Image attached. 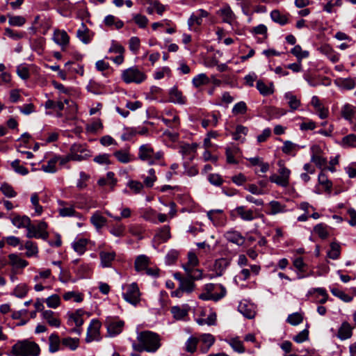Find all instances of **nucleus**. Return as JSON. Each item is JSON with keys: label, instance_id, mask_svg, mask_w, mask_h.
Masks as SVG:
<instances>
[{"label": "nucleus", "instance_id": "obj_30", "mask_svg": "<svg viewBox=\"0 0 356 356\" xmlns=\"http://www.w3.org/2000/svg\"><path fill=\"white\" fill-rule=\"evenodd\" d=\"M53 40L56 44L63 47L69 43L70 38L65 31L56 30Z\"/></svg>", "mask_w": 356, "mask_h": 356}, {"label": "nucleus", "instance_id": "obj_45", "mask_svg": "<svg viewBox=\"0 0 356 356\" xmlns=\"http://www.w3.org/2000/svg\"><path fill=\"white\" fill-rule=\"evenodd\" d=\"M291 53L296 57L298 62L301 63L303 58H307L309 56V52L306 50H302V47L297 44L291 50Z\"/></svg>", "mask_w": 356, "mask_h": 356}, {"label": "nucleus", "instance_id": "obj_19", "mask_svg": "<svg viewBox=\"0 0 356 356\" xmlns=\"http://www.w3.org/2000/svg\"><path fill=\"white\" fill-rule=\"evenodd\" d=\"M220 290L219 293H202L199 295V298L203 300H213L218 301L219 300L224 298L227 293V290L225 286L221 284L218 286Z\"/></svg>", "mask_w": 356, "mask_h": 356}, {"label": "nucleus", "instance_id": "obj_8", "mask_svg": "<svg viewBox=\"0 0 356 356\" xmlns=\"http://www.w3.org/2000/svg\"><path fill=\"white\" fill-rule=\"evenodd\" d=\"M70 155L73 161H81L91 156V152L85 145L74 143L70 148Z\"/></svg>", "mask_w": 356, "mask_h": 356}, {"label": "nucleus", "instance_id": "obj_54", "mask_svg": "<svg viewBox=\"0 0 356 356\" xmlns=\"http://www.w3.org/2000/svg\"><path fill=\"white\" fill-rule=\"evenodd\" d=\"M198 341L199 339L196 337H189L185 343L186 351L190 353H195L197 350Z\"/></svg>", "mask_w": 356, "mask_h": 356}, {"label": "nucleus", "instance_id": "obj_60", "mask_svg": "<svg viewBox=\"0 0 356 356\" xmlns=\"http://www.w3.org/2000/svg\"><path fill=\"white\" fill-rule=\"evenodd\" d=\"M314 231L322 239L327 238L329 235L327 229V225L323 223L316 225L314 227Z\"/></svg>", "mask_w": 356, "mask_h": 356}, {"label": "nucleus", "instance_id": "obj_29", "mask_svg": "<svg viewBox=\"0 0 356 356\" xmlns=\"http://www.w3.org/2000/svg\"><path fill=\"white\" fill-rule=\"evenodd\" d=\"M76 36L84 44H88L92 40V34L89 29L83 23H81V27L78 29Z\"/></svg>", "mask_w": 356, "mask_h": 356}, {"label": "nucleus", "instance_id": "obj_55", "mask_svg": "<svg viewBox=\"0 0 356 356\" xmlns=\"http://www.w3.org/2000/svg\"><path fill=\"white\" fill-rule=\"evenodd\" d=\"M330 291L334 296L339 298L345 302H350L353 300L351 296L337 288H332Z\"/></svg>", "mask_w": 356, "mask_h": 356}, {"label": "nucleus", "instance_id": "obj_39", "mask_svg": "<svg viewBox=\"0 0 356 356\" xmlns=\"http://www.w3.org/2000/svg\"><path fill=\"white\" fill-rule=\"evenodd\" d=\"M173 317L176 320H183L188 316V309L186 307L173 306L170 309Z\"/></svg>", "mask_w": 356, "mask_h": 356}, {"label": "nucleus", "instance_id": "obj_21", "mask_svg": "<svg viewBox=\"0 0 356 356\" xmlns=\"http://www.w3.org/2000/svg\"><path fill=\"white\" fill-rule=\"evenodd\" d=\"M238 309L241 314L249 319L253 318L256 314L254 306L246 302H241Z\"/></svg>", "mask_w": 356, "mask_h": 356}, {"label": "nucleus", "instance_id": "obj_3", "mask_svg": "<svg viewBox=\"0 0 356 356\" xmlns=\"http://www.w3.org/2000/svg\"><path fill=\"white\" fill-rule=\"evenodd\" d=\"M40 353L39 346L28 340L18 341L12 347V356H38Z\"/></svg>", "mask_w": 356, "mask_h": 356}, {"label": "nucleus", "instance_id": "obj_18", "mask_svg": "<svg viewBox=\"0 0 356 356\" xmlns=\"http://www.w3.org/2000/svg\"><path fill=\"white\" fill-rule=\"evenodd\" d=\"M207 216L216 226L222 225L225 220V214L221 209L209 211Z\"/></svg>", "mask_w": 356, "mask_h": 356}, {"label": "nucleus", "instance_id": "obj_38", "mask_svg": "<svg viewBox=\"0 0 356 356\" xmlns=\"http://www.w3.org/2000/svg\"><path fill=\"white\" fill-rule=\"evenodd\" d=\"M10 264L17 268H23L28 266L27 261L22 259L17 254H10L8 255Z\"/></svg>", "mask_w": 356, "mask_h": 356}, {"label": "nucleus", "instance_id": "obj_56", "mask_svg": "<svg viewBox=\"0 0 356 356\" xmlns=\"http://www.w3.org/2000/svg\"><path fill=\"white\" fill-rule=\"evenodd\" d=\"M56 163V158L54 156L47 161L46 165H42V170L45 172L54 173L57 171Z\"/></svg>", "mask_w": 356, "mask_h": 356}, {"label": "nucleus", "instance_id": "obj_25", "mask_svg": "<svg viewBox=\"0 0 356 356\" xmlns=\"http://www.w3.org/2000/svg\"><path fill=\"white\" fill-rule=\"evenodd\" d=\"M113 155L122 163H128L134 160V157L129 153V148L117 150Z\"/></svg>", "mask_w": 356, "mask_h": 356}, {"label": "nucleus", "instance_id": "obj_53", "mask_svg": "<svg viewBox=\"0 0 356 356\" xmlns=\"http://www.w3.org/2000/svg\"><path fill=\"white\" fill-rule=\"evenodd\" d=\"M341 247L338 243L332 242L330 244V250L327 252V256L332 259H337L339 257Z\"/></svg>", "mask_w": 356, "mask_h": 356}, {"label": "nucleus", "instance_id": "obj_31", "mask_svg": "<svg viewBox=\"0 0 356 356\" xmlns=\"http://www.w3.org/2000/svg\"><path fill=\"white\" fill-rule=\"evenodd\" d=\"M170 231L169 226H163L159 229L154 237V240L159 243H165L170 238Z\"/></svg>", "mask_w": 356, "mask_h": 356}, {"label": "nucleus", "instance_id": "obj_7", "mask_svg": "<svg viewBox=\"0 0 356 356\" xmlns=\"http://www.w3.org/2000/svg\"><path fill=\"white\" fill-rule=\"evenodd\" d=\"M196 285L190 278L182 280L181 283H179L177 289L171 292L172 297L182 298L185 294L189 295L193 293L195 289Z\"/></svg>", "mask_w": 356, "mask_h": 356}, {"label": "nucleus", "instance_id": "obj_6", "mask_svg": "<svg viewBox=\"0 0 356 356\" xmlns=\"http://www.w3.org/2000/svg\"><path fill=\"white\" fill-rule=\"evenodd\" d=\"M125 291L122 293L123 298L134 306H136L140 301V292L136 283L128 284L123 287Z\"/></svg>", "mask_w": 356, "mask_h": 356}, {"label": "nucleus", "instance_id": "obj_17", "mask_svg": "<svg viewBox=\"0 0 356 356\" xmlns=\"http://www.w3.org/2000/svg\"><path fill=\"white\" fill-rule=\"evenodd\" d=\"M218 14L222 17V21L232 24L235 20V15L229 5H224L218 11Z\"/></svg>", "mask_w": 356, "mask_h": 356}, {"label": "nucleus", "instance_id": "obj_15", "mask_svg": "<svg viewBox=\"0 0 356 356\" xmlns=\"http://www.w3.org/2000/svg\"><path fill=\"white\" fill-rule=\"evenodd\" d=\"M353 327L347 321H343L340 325L337 337L341 341L350 339L353 335Z\"/></svg>", "mask_w": 356, "mask_h": 356}, {"label": "nucleus", "instance_id": "obj_5", "mask_svg": "<svg viewBox=\"0 0 356 356\" xmlns=\"http://www.w3.org/2000/svg\"><path fill=\"white\" fill-rule=\"evenodd\" d=\"M146 79V75L137 67H131L122 71V79L126 83H140Z\"/></svg>", "mask_w": 356, "mask_h": 356}, {"label": "nucleus", "instance_id": "obj_47", "mask_svg": "<svg viewBox=\"0 0 356 356\" xmlns=\"http://www.w3.org/2000/svg\"><path fill=\"white\" fill-rule=\"evenodd\" d=\"M284 98L288 100V104L293 111L298 109L300 106V99L291 92L285 93Z\"/></svg>", "mask_w": 356, "mask_h": 356}, {"label": "nucleus", "instance_id": "obj_64", "mask_svg": "<svg viewBox=\"0 0 356 356\" xmlns=\"http://www.w3.org/2000/svg\"><path fill=\"white\" fill-rule=\"evenodd\" d=\"M303 321V316L300 313L295 312L288 316L286 321L292 325H298Z\"/></svg>", "mask_w": 356, "mask_h": 356}, {"label": "nucleus", "instance_id": "obj_13", "mask_svg": "<svg viewBox=\"0 0 356 356\" xmlns=\"http://www.w3.org/2000/svg\"><path fill=\"white\" fill-rule=\"evenodd\" d=\"M224 237L227 241L238 246L243 245L245 241V237L239 232L233 229L226 232Z\"/></svg>", "mask_w": 356, "mask_h": 356}, {"label": "nucleus", "instance_id": "obj_41", "mask_svg": "<svg viewBox=\"0 0 356 356\" xmlns=\"http://www.w3.org/2000/svg\"><path fill=\"white\" fill-rule=\"evenodd\" d=\"M268 207L270 211L268 212L270 215H276L280 213H284L286 211V206L278 201L273 200L269 202Z\"/></svg>", "mask_w": 356, "mask_h": 356}, {"label": "nucleus", "instance_id": "obj_9", "mask_svg": "<svg viewBox=\"0 0 356 356\" xmlns=\"http://www.w3.org/2000/svg\"><path fill=\"white\" fill-rule=\"evenodd\" d=\"M47 225L44 222H40L37 226L31 225L30 222L29 226L27 229L26 236L29 238H36L47 239L49 234L46 231Z\"/></svg>", "mask_w": 356, "mask_h": 356}, {"label": "nucleus", "instance_id": "obj_50", "mask_svg": "<svg viewBox=\"0 0 356 356\" xmlns=\"http://www.w3.org/2000/svg\"><path fill=\"white\" fill-rule=\"evenodd\" d=\"M90 221L97 228H102L106 225L107 220L106 218L96 212L91 216Z\"/></svg>", "mask_w": 356, "mask_h": 356}, {"label": "nucleus", "instance_id": "obj_34", "mask_svg": "<svg viewBox=\"0 0 356 356\" xmlns=\"http://www.w3.org/2000/svg\"><path fill=\"white\" fill-rule=\"evenodd\" d=\"M356 113V107L349 104H344L341 110V116L346 120L351 122Z\"/></svg>", "mask_w": 356, "mask_h": 356}, {"label": "nucleus", "instance_id": "obj_33", "mask_svg": "<svg viewBox=\"0 0 356 356\" xmlns=\"http://www.w3.org/2000/svg\"><path fill=\"white\" fill-rule=\"evenodd\" d=\"M207 118L201 121L202 127L207 129L209 127H216L218 123V119L220 117L219 113H212L207 115Z\"/></svg>", "mask_w": 356, "mask_h": 356}, {"label": "nucleus", "instance_id": "obj_11", "mask_svg": "<svg viewBox=\"0 0 356 356\" xmlns=\"http://www.w3.org/2000/svg\"><path fill=\"white\" fill-rule=\"evenodd\" d=\"M100 322L97 319H92L88 327L86 342L89 343L93 340H98L99 335Z\"/></svg>", "mask_w": 356, "mask_h": 356}, {"label": "nucleus", "instance_id": "obj_44", "mask_svg": "<svg viewBox=\"0 0 356 356\" xmlns=\"http://www.w3.org/2000/svg\"><path fill=\"white\" fill-rule=\"evenodd\" d=\"M135 268L137 271H143L147 268L149 265V258L144 255H139L135 260Z\"/></svg>", "mask_w": 356, "mask_h": 356}, {"label": "nucleus", "instance_id": "obj_57", "mask_svg": "<svg viewBox=\"0 0 356 356\" xmlns=\"http://www.w3.org/2000/svg\"><path fill=\"white\" fill-rule=\"evenodd\" d=\"M248 111V106L245 102L241 101L236 103L234 107L232 108V113L234 115H244Z\"/></svg>", "mask_w": 356, "mask_h": 356}, {"label": "nucleus", "instance_id": "obj_37", "mask_svg": "<svg viewBox=\"0 0 356 356\" xmlns=\"http://www.w3.org/2000/svg\"><path fill=\"white\" fill-rule=\"evenodd\" d=\"M88 243V240L84 238L76 239L72 244V246L75 252L79 254H83L86 251V246Z\"/></svg>", "mask_w": 356, "mask_h": 356}, {"label": "nucleus", "instance_id": "obj_27", "mask_svg": "<svg viewBox=\"0 0 356 356\" xmlns=\"http://www.w3.org/2000/svg\"><path fill=\"white\" fill-rule=\"evenodd\" d=\"M42 315V318L48 323L50 326L56 327H60V321L53 311H43Z\"/></svg>", "mask_w": 356, "mask_h": 356}, {"label": "nucleus", "instance_id": "obj_24", "mask_svg": "<svg viewBox=\"0 0 356 356\" xmlns=\"http://www.w3.org/2000/svg\"><path fill=\"white\" fill-rule=\"evenodd\" d=\"M236 213L243 220L252 221L256 216L252 209H247L244 206L237 207L235 209Z\"/></svg>", "mask_w": 356, "mask_h": 356}, {"label": "nucleus", "instance_id": "obj_43", "mask_svg": "<svg viewBox=\"0 0 356 356\" xmlns=\"http://www.w3.org/2000/svg\"><path fill=\"white\" fill-rule=\"evenodd\" d=\"M148 175L143 177L144 185L147 188H152L157 180L156 172L154 168H149L147 171Z\"/></svg>", "mask_w": 356, "mask_h": 356}, {"label": "nucleus", "instance_id": "obj_63", "mask_svg": "<svg viewBox=\"0 0 356 356\" xmlns=\"http://www.w3.org/2000/svg\"><path fill=\"white\" fill-rule=\"evenodd\" d=\"M11 167L14 171L21 175H26L29 173V170L20 164V161L16 159L11 163Z\"/></svg>", "mask_w": 356, "mask_h": 356}, {"label": "nucleus", "instance_id": "obj_2", "mask_svg": "<svg viewBox=\"0 0 356 356\" xmlns=\"http://www.w3.org/2000/svg\"><path fill=\"white\" fill-rule=\"evenodd\" d=\"M138 158L141 161L146 162L149 165H153L159 163L163 158V153L161 151L155 152L151 144L146 143L138 147Z\"/></svg>", "mask_w": 356, "mask_h": 356}, {"label": "nucleus", "instance_id": "obj_59", "mask_svg": "<svg viewBox=\"0 0 356 356\" xmlns=\"http://www.w3.org/2000/svg\"><path fill=\"white\" fill-rule=\"evenodd\" d=\"M193 84L195 88L206 85L209 82V79L205 74H200L193 79Z\"/></svg>", "mask_w": 356, "mask_h": 356}, {"label": "nucleus", "instance_id": "obj_1", "mask_svg": "<svg viewBox=\"0 0 356 356\" xmlns=\"http://www.w3.org/2000/svg\"><path fill=\"white\" fill-rule=\"evenodd\" d=\"M137 341L133 342L132 348L137 352L156 353L161 346L160 336L154 332L145 330L138 332Z\"/></svg>", "mask_w": 356, "mask_h": 356}, {"label": "nucleus", "instance_id": "obj_16", "mask_svg": "<svg viewBox=\"0 0 356 356\" xmlns=\"http://www.w3.org/2000/svg\"><path fill=\"white\" fill-rule=\"evenodd\" d=\"M169 102L177 104H185L186 97L183 95L181 90L174 86L169 90Z\"/></svg>", "mask_w": 356, "mask_h": 356}, {"label": "nucleus", "instance_id": "obj_49", "mask_svg": "<svg viewBox=\"0 0 356 356\" xmlns=\"http://www.w3.org/2000/svg\"><path fill=\"white\" fill-rule=\"evenodd\" d=\"M79 343L78 338L66 337L62 339V347L69 348L72 350L77 348Z\"/></svg>", "mask_w": 356, "mask_h": 356}, {"label": "nucleus", "instance_id": "obj_46", "mask_svg": "<svg viewBox=\"0 0 356 356\" xmlns=\"http://www.w3.org/2000/svg\"><path fill=\"white\" fill-rule=\"evenodd\" d=\"M270 17L273 22L282 26L288 23V18L286 15L281 14L278 10H273L271 11Z\"/></svg>", "mask_w": 356, "mask_h": 356}, {"label": "nucleus", "instance_id": "obj_51", "mask_svg": "<svg viewBox=\"0 0 356 356\" xmlns=\"http://www.w3.org/2000/svg\"><path fill=\"white\" fill-rule=\"evenodd\" d=\"M0 191L6 197L8 198L15 197L17 194V192L14 190L13 187L6 182H3L1 184Z\"/></svg>", "mask_w": 356, "mask_h": 356}, {"label": "nucleus", "instance_id": "obj_23", "mask_svg": "<svg viewBox=\"0 0 356 356\" xmlns=\"http://www.w3.org/2000/svg\"><path fill=\"white\" fill-rule=\"evenodd\" d=\"M319 51L326 56L332 63H337L339 60V54L337 53L330 45L324 44L319 47Z\"/></svg>", "mask_w": 356, "mask_h": 356}, {"label": "nucleus", "instance_id": "obj_40", "mask_svg": "<svg viewBox=\"0 0 356 356\" xmlns=\"http://www.w3.org/2000/svg\"><path fill=\"white\" fill-rule=\"evenodd\" d=\"M200 341L205 344V347L201 346L200 350L206 353L211 346L214 343L215 338L211 334H204L200 337Z\"/></svg>", "mask_w": 356, "mask_h": 356}, {"label": "nucleus", "instance_id": "obj_12", "mask_svg": "<svg viewBox=\"0 0 356 356\" xmlns=\"http://www.w3.org/2000/svg\"><path fill=\"white\" fill-rule=\"evenodd\" d=\"M58 204V213L62 217H72L77 216L78 213L76 211L74 207L70 202H67L63 200H59Z\"/></svg>", "mask_w": 356, "mask_h": 356}, {"label": "nucleus", "instance_id": "obj_26", "mask_svg": "<svg viewBox=\"0 0 356 356\" xmlns=\"http://www.w3.org/2000/svg\"><path fill=\"white\" fill-rule=\"evenodd\" d=\"M62 349V340L60 339L58 335L56 333L51 334L49 337V350L51 353H54Z\"/></svg>", "mask_w": 356, "mask_h": 356}, {"label": "nucleus", "instance_id": "obj_35", "mask_svg": "<svg viewBox=\"0 0 356 356\" xmlns=\"http://www.w3.org/2000/svg\"><path fill=\"white\" fill-rule=\"evenodd\" d=\"M240 151V148L236 146L227 147L225 149L227 162L229 164L238 163V161L234 158V156L239 154Z\"/></svg>", "mask_w": 356, "mask_h": 356}, {"label": "nucleus", "instance_id": "obj_32", "mask_svg": "<svg viewBox=\"0 0 356 356\" xmlns=\"http://www.w3.org/2000/svg\"><path fill=\"white\" fill-rule=\"evenodd\" d=\"M229 264L230 261L226 258L216 259L213 266L216 276H221Z\"/></svg>", "mask_w": 356, "mask_h": 356}, {"label": "nucleus", "instance_id": "obj_14", "mask_svg": "<svg viewBox=\"0 0 356 356\" xmlns=\"http://www.w3.org/2000/svg\"><path fill=\"white\" fill-rule=\"evenodd\" d=\"M311 104L315 108L316 113L321 119H325L328 117L329 111L320 101L316 96H313L311 100Z\"/></svg>", "mask_w": 356, "mask_h": 356}, {"label": "nucleus", "instance_id": "obj_58", "mask_svg": "<svg viewBox=\"0 0 356 356\" xmlns=\"http://www.w3.org/2000/svg\"><path fill=\"white\" fill-rule=\"evenodd\" d=\"M129 232L138 239L143 238V234L145 232L144 228L140 225H130L129 226Z\"/></svg>", "mask_w": 356, "mask_h": 356}, {"label": "nucleus", "instance_id": "obj_28", "mask_svg": "<svg viewBox=\"0 0 356 356\" xmlns=\"http://www.w3.org/2000/svg\"><path fill=\"white\" fill-rule=\"evenodd\" d=\"M248 133V127L241 124L237 125L235 131L232 134V138L234 140L239 141L240 143H243L245 141V136H247Z\"/></svg>", "mask_w": 356, "mask_h": 356}, {"label": "nucleus", "instance_id": "obj_36", "mask_svg": "<svg viewBox=\"0 0 356 356\" xmlns=\"http://www.w3.org/2000/svg\"><path fill=\"white\" fill-rule=\"evenodd\" d=\"M12 223L17 228H26L28 229L31 222L30 218L26 216H15L12 220Z\"/></svg>", "mask_w": 356, "mask_h": 356}, {"label": "nucleus", "instance_id": "obj_22", "mask_svg": "<svg viewBox=\"0 0 356 356\" xmlns=\"http://www.w3.org/2000/svg\"><path fill=\"white\" fill-rule=\"evenodd\" d=\"M207 16V11L203 9L198 10L196 14L193 13L188 20V25L189 28L191 29L194 24H197L198 26L201 25L202 23V18Z\"/></svg>", "mask_w": 356, "mask_h": 356}, {"label": "nucleus", "instance_id": "obj_61", "mask_svg": "<svg viewBox=\"0 0 356 356\" xmlns=\"http://www.w3.org/2000/svg\"><path fill=\"white\" fill-rule=\"evenodd\" d=\"M82 311L77 310L75 313H71L69 314V321H72L77 327H81L83 323L82 318Z\"/></svg>", "mask_w": 356, "mask_h": 356}, {"label": "nucleus", "instance_id": "obj_48", "mask_svg": "<svg viewBox=\"0 0 356 356\" xmlns=\"http://www.w3.org/2000/svg\"><path fill=\"white\" fill-rule=\"evenodd\" d=\"M24 248H25L27 250L26 252V255L28 257H31L32 256L37 254L38 252L37 245L31 241H26L24 246L21 245L19 248L20 250H23Z\"/></svg>", "mask_w": 356, "mask_h": 356}, {"label": "nucleus", "instance_id": "obj_62", "mask_svg": "<svg viewBox=\"0 0 356 356\" xmlns=\"http://www.w3.org/2000/svg\"><path fill=\"white\" fill-rule=\"evenodd\" d=\"M257 88L259 92L264 96H267L273 93V88L272 87H268L261 80L257 82Z\"/></svg>", "mask_w": 356, "mask_h": 356}, {"label": "nucleus", "instance_id": "obj_4", "mask_svg": "<svg viewBox=\"0 0 356 356\" xmlns=\"http://www.w3.org/2000/svg\"><path fill=\"white\" fill-rule=\"evenodd\" d=\"M277 165L279 166L278 174H273L270 175L269 180L272 183H275L278 186L286 188L289 185L291 170L287 168L282 161H279Z\"/></svg>", "mask_w": 356, "mask_h": 356}, {"label": "nucleus", "instance_id": "obj_20", "mask_svg": "<svg viewBox=\"0 0 356 356\" xmlns=\"http://www.w3.org/2000/svg\"><path fill=\"white\" fill-rule=\"evenodd\" d=\"M116 254L114 251H101L99 252V258L101 265L103 268H108L112 266L113 261L115 260Z\"/></svg>", "mask_w": 356, "mask_h": 356}, {"label": "nucleus", "instance_id": "obj_42", "mask_svg": "<svg viewBox=\"0 0 356 356\" xmlns=\"http://www.w3.org/2000/svg\"><path fill=\"white\" fill-rule=\"evenodd\" d=\"M149 6L147 8L148 14L152 15L156 10L159 15H162L165 11V6L158 1H150L148 2Z\"/></svg>", "mask_w": 356, "mask_h": 356}, {"label": "nucleus", "instance_id": "obj_52", "mask_svg": "<svg viewBox=\"0 0 356 356\" xmlns=\"http://www.w3.org/2000/svg\"><path fill=\"white\" fill-rule=\"evenodd\" d=\"M337 83L340 87L346 90H351L354 88L356 85L355 79L352 78L339 79Z\"/></svg>", "mask_w": 356, "mask_h": 356}, {"label": "nucleus", "instance_id": "obj_10", "mask_svg": "<svg viewBox=\"0 0 356 356\" xmlns=\"http://www.w3.org/2000/svg\"><path fill=\"white\" fill-rule=\"evenodd\" d=\"M105 325L110 337H115L122 332L124 322L122 320L108 317L105 321Z\"/></svg>", "mask_w": 356, "mask_h": 356}]
</instances>
